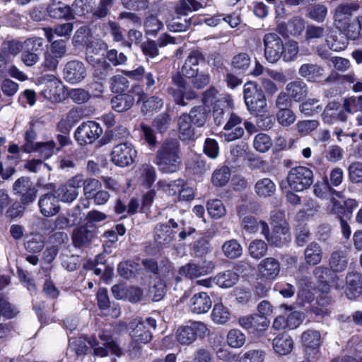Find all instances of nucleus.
<instances>
[{
    "label": "nucleus",
    "instance_id": "f257e3e1",
    "mask_svg": "<svg viewBox=\"0 0 362 362\" xmlns=\"http://www.w3.org/2000/svg\"><path fill=\"white\" fill-rule=\"evenodd\" d=\"M179 142L175 139L165 141L158 152L157 164L160 170L171 173L178 169L180 159L179 156Z\"/></svg>",
    "mask_w": 362,
    "mask_h": 362
},
{
    "label": "nucleus",
    "instance_id": "f03ea898",
    "mask_svg": "<svg viewBox=\"0 0 362 362\" xmlns=\"http://www.w3.org/2000/svg\"><path fill=\"white\" fill-rule=\"evenodd\" d=\"M287 182L290 189L296 192L308 189L313 183V170L305 166L292 168L287 175Z\"/></svg>",
    "mask_w": 362,
    "mask_h": 362
},
{
    "label": "nucleus",
    "instance_id": "7ed1b4c3",
    "mask_svg": "<svg viewBox=\"0 0 362 362\" xmlns=\"http://www.w3.org/2000/svg\"><path fill=\"white\" fill-rule=\"evenodd\" d=\"M156 326V320L152 317H147L145 320L135 318L129 323L128 329L132 341L147 344L152 339V333L149 329H155Z\"/></svg>",
    "mask_w": 362,
    "mask_h": 362
},
{
    "label": "nucleus",
    "instance_id": "20e7f679",
    "mask_svg": "<svg viewBox=\"0 0 362 362\" xmlns=\"http://www.w3.org/2000/svg\"><path fill=\"white\" fill-rule=\"evenodd\" d=\"M359 8L360 4L358 1H347L339 4L333 13L334 27L346 35V32L351 23V17Z\"/></svg>",
    "mask_w": 362,
    "mask_h": 362
},
{
    "label": "nucleus",
    "instance_id": "39448f33",
    "mask_svg": "<svg viewBox=\"0 0 362 362\" xmlns=\"http://www.w3.org/2000/svg\"><path fill=\"white\" fill-rule=\"evenodd\" d=\"M243 94L245 105L250 112H261L267 106L264 93L254 82L245 84Z\"/></svg>",
    "mask_w": 362,
    "mask_h": 362
},
{
    "label": "nucleus",
    "instance_id": "423d86ee",
    "mask_svg": "<svg viewBox=\"0 0 362 362\" xmlns=\"http://www.w3.org/2000/svg\"><path fill=\"white\" fill-rule=\"evenodd\" d=\"M208 332L205 324L194 322L190 325L179 327L175 332L177 341L181 345H189L199 338H204Z\"/></svg>",
    "mask_w": 362,
    "mask_h": 362
},
{
    "label": "nucleus",
    "instance_id": "0eeeda50",
    "mask_svg": "<svg viewBox=\"0 0 362 362\" xmlns=\"http://www.w3.org/2000/svg\"><path fill=\"white\" fill-rule=\"evenodd\" d=\"M263 42L266 59L269 63H276L282 57V39L275 33H267L264 35Z\"/></svg>",
    "mask_w": 362,
    "mask_h": 362
},
{
    "label": "nucleus",
    "instance_id": "6e6552de",
    "mask_svg": "<svg viewBox=\"0 0 362 362\" xmlns=\"http://www.w3.org/2000/svg\"><path fill=\"white\" fill-rule=\"evenodd\" d=\"M136 156L137 152L132 144L121 143L113 147L111 160L117 166L127 167L134 162Z\"/></svg>",
    "mask_w": 362,
    "mask_h": 362
},
{
    "label": "nucleus",
    "instance_id": "1a4fd4ad",
    "mask_svg": "<svg viewBox=\"0 0 362 362\" xmlns=\"http://www.w3.org/2000/svg\"><path fill=\"white\" fill-rule=\"evenodd\" d=\"M103 134L100 125L94 121L81 124L75 131L76 140L81 144H90L97 140Z\"/></svg>",
    "mask_w": 362,
    "mask_h": 362
},
{
    "label": "nucleus",
    "instance_id": "9d476101",
    "mask_svg": "<svg viewBox=\"0 0 362 362\" xmlns=\"http://www.w3.org/2000/svg\"><path fill=\"white\" fill-rule=\"evenodd\" d=\"M279 216L280 222L275 225L273 232L269 235V230L267 235H263L269 244L276 247H282L286 245L291 240V234L289 233L288 225L285 219L284 213H279L276 216Z\"/></svg>",
    "mask_w": 362,
    "mask_h": 362
},
{
    "label": "nucleus",
    "instance_id": "9b49d317",
    "mask_svg": "<svg viewBox=\"0 0 362 362\" xmlns=\"http://www.w3.org/2000/svg\"><path fill=\"white\" fill-rule=\"evenodd\" d=\"M100 339L103 342V346H97L98 342L95 337H90L88 343L90 346L94 347L93 354L100 357H105L107 356L108 350L112 354L117 356H120L122 354V351L119 346L112 340L110 334L106 332H103L100 334Z\"/></svg>",
    "mask_w": 362,
    "mask_h": 362
},
{
    "label": "nucleus",
    "instance_id": "f8f14e48",
    "mask_svg": "<svg viewBox=\"0 0 362 362\" xmlns=\"http://www.w3.org/2000/svg\"><path fill=\"white\" fill-rule=\"evenodd\" d=\"M173 81L176 88H170L168 93L173 97L177 105L185 106L187 103L185 99L190 100L196 98L197 95L194 91L187 90V82L182 76L177 74L173 77Z\"/></svg>",
    "mask_w": 362,
    "mask_h": 362
},
{
    "label": "nucleus",
    "instance_id": "ddd939ff",
    "mask_svg": "<svg viewBox=\"0 0 362 362\" xmlns=\"http://www.w3.org/2000/svg\"><path fill=\"white\" fill-rule=\"evenodd\" d=\"M247 209V205H241L238 208V214L242 219L241 223L244 229L250 233H255L260 230L262 235H267L269 230L268 224L263 221H257L252 216L246 215Z\"/></svg>",
    "mask_w": 362,
    "mask_h": 362
},
{
    "label": "nucleus",
    "instance_id": "4468645a",
    "mask_svg": "<svg viewBox=\"0 0 362 362\" xmlns=\"http://www.w3.org/2000/svg\"><path fill=\"white\" fill-rule=\"evenodd\" d=\"M87 74L84 64L78 60L67 62L64 68V79L72 84H76L83 81Z\"/></svg>",
    "mask_w": 362,
    "mask_h": 362
},
{
    "label": "nucleus",
    "instance_id": "2eb2a0df",
    "mask_svg": "<svg viewBox=\"0 0 362 362\" xmlns=\"http://www.w3.org/2000/svg\"><path fill=\"white\" fill-rule=\"evenodd\" d=\"M38 206L41 214L46 217L56 215L60 210L59 199L56 194L46 193L40 197Z\"/></svg>",
    "mask_w": 362,
    "mask_h": 362
},
{
    "label": "nucleus",
    "instance_id": "dca6fc26",
    "mask_svg": "<svg viewBox=\"0 0 362 362\" xmlns=\"http://www.w3.org/2000/svg\"><path fill=\"white\" fill-rule=\"evenodd\" d=\"M178 136L181 141L189 142L199 136L195 129L192 126L189 117L186 113L182 114L177 119Z\"/></svg>",
    "mask_w": 362,
    "mask_h": 362
},
{
    "label": "nucleus",
    "instance_id": "f3484780",
    "mask_svg": "<svg viewBox=\"0 0 362 362\" xmlns=\"http://www.w3.org/2000/svg\"><path fill=\"white\" fill-rule=\"evenodd\" d=\"M322 120L328 124H333L335 122H345L347 119V115L341 110V104L338 102H330L325 107L322 115Z\"/></svg>",
    "mask_w": 362,
    "mask_h": 362
},
{
    "label": "nucleus",
    "instance_id": "a211bd4d",
    "mask_svg": "<svg viewBox=\"0 0 362 362\" xmlns=\"http://www.w3.org/2000/svg\"><path fill=\"white\" fill-rule=\"evenodd\" d=\"M204 62V57L199 50L192 51L182 66V73L185 77H193L198 73L199 64Z\"/></svg>",
    "mask_w": 362,
    "mask_h": 362
},
{
    "label": "nucleus",
    "instance_id": "6ab92c4d",
    "mask_svg": "<svg viewBox=\"0 0 362 362\" xmlns=\"http://www.w3.org/2000/svg\"><path fill=\"white\" fill-rule=\"evenodd\" d=\"M211 300L205 292L195 293L190 300V310L196 314L207 313L211 307Z\"/></svg>",
    "mask_w": 362,
    "mask_h": 362
},
{
    "label": "nucleus",
    "instance_id": "aec40b11",
    "mask_svg": "<svg viewBox=\"0 0 362 362\" xmlns=\"http://www.w3.org/2000/svg\"><path fill=\"white\" fill-rule=\"evenodd\" d=\"M346 296L354 299L362 294V274L358 272L348 273L346 278Z\"/></svg>",
    "mask_w": 362,
    "mask_h": 362
},
{
    "label": "nucleus",
    "instance_id": "412c9836",
    "mask_svg": "<svg viewBox=\"0 0 362 362\" xmlns=\"http://www.w3.org/2000/svg\"><path fill=\"white\" fill-rule=\"evenodd\" d=\"M259 272L261 275L269 279H275L280 271V264L279 262L272 257H268L263 259L258 266Z\"/></svg>",
    "mask_w": 362,
    "mask_h": 362
},
{
    "label": "nucleus",
    "instance_id": "4be33fe9",
    "mask_svg": "<svg viewBox=\"0 0 362 362\" xmlns=\"http://www.w3.org/2000/svg\"><path fill=\"white\" fill-rule=\"evenodd\" d=\"M211 271V267L205 262L202 264L189 263L180 269V274L189 279L197 278L207 274Z\"/></svg>",
    "mask_w": 362,
    "mask_h": 362
},
{
    "label": "nucleus",
    "instance_id": "5701e85b",
    "mask_svg": "<svg viewBox=\"0 0 362 362\" xmlns=\"http://www.w3.org/2000/svg\"><path fill=\"white\" fill-rule=\"evenodd\" d=\"M302 341L306 348L307 354H316L320 341V334L316 330H307L302 334Z\"/></svg>",
    "mask_w": 362,
    "mask_h": 362
},
{
    "label": "nucleus",
    "instance_id": "b1692460",
    "mask_svg": "<svg viewBox=\"0 0 362 362\" xmlns=\"http://www.w3.org/2000/svg\"><path fill=\"white\" fill-rule=\"evenodd\" d=\"M273 349L279 355L289 354L293 347V341L291 337L287 334H281L273 339Z\"/></svg>",
    "mask_w": 362,
    "mask_h": 362
},
{
    "label": "nucleus",
    "instance_id": "393cba45",
    "mask_svg": "<svg viewBox=\"0 0 362 362\" xmlns=\"http://www.w3.org/2000/svg\"><path fill=\"white\" fill-rule=\"evenodd\" d=\"M324 69L316 64H303L298 70V74L308 81H317L323 75Z\"/></svg>",
    "mask_w": 362,
    "mask_h": 362
},
{
    "label": "nucleus",
    "instance_id": "a878e982",
    "mask_svg": "<svg viewBox=\"0 0 362 362\" xmlns=\"http://www.w3.org/2000/svg\"><path fill=\"white\" fill-rule=\"evenodd\" d=\"M286 90L292 100L298 102L306 97L308 94V86L306 83L302 81H294L286 85Z\"/></svg>",
    "mask_w": 362,
    "mask_h": 362
},
{
    "label": "nucleus",
    "instance_id": "bb28decb",
    "mask_svg": "<svg viewBox=\"0 0 362 362\" xmlns=\"http://www.w3.org/2000/svg\"><path fill=\"white\" fill-rule=\"evenodd\" d=\"M209 110H206L205 106H195L191 109L187 116L189 120L197 127H202L206 124L209 117Z\"/></svg>",
    "mask_w": 362,
    "mask_h": 362
},
{
    "label": "nucleus",
    "instance_id": "cd10ccee",
    "mask_svg": "<svg viewBox=\"0 0 362 362\" xmlns=\"http://www.w3.org/2000/svg\"><path fill=\"white\" fill-rule=\"evenodd\" d=\"M329 267L333 272H341L346 269L348 264L347 254L344 250H337L331 254Z\"/></svg>",
    "mask_w": 362,
    "mask_h": 362
},
{
    "label": "nucleus",
    "instance_id": "c85d7f7f",
    "mask_svg": "<svg viewBox=\"0 0 362 362\" xmlns=\"http://www.w3.org/2000/svg\"><path fill=\"white\" fill-rule=\"evenodd\" d=\"M239 276L233 270H226L220 272L214 277V284L221 288H230L235 285Z\"/></svg>",
    "mask_w": 362,
    "mask_h": 362
},
{
    "label": "nucleus",
    "instance_id": "c756f323",
    "mask_svg": "<svg viewBox=\"0 0 362 362\" xmlns=\"http://www.w3.org/2000/svg\"><path fill=\"white\" fill-rule=\"evenodd\" d=\"M134 103L132 95L122 93L113 97L111 100L112 107L118 112L129 110Z\"/></svg>",
    "mask_w": 362,
    "mask_h": 362
},
{
    "label": "nucleus",
    "instance_id": "7c9ffc66",
    "mask_svg": "<svg viewBox=\"0 0 362 362\" xmlns=\"http://www.w3.org/2000/svg\"><path fill=\"white\" fill-rule=\"evenodd\" d=\"M47 12L50 17L57 19L69 18L73 16L71 8L60 2L50 4L47 8Z\"/></svg>",
    "mask_w": 362,
    "mask_h": 362
},
{
    "label": "nucleus",
    "instance_id": "2f4dec72",
    "mask_svg": "<svg viewBox=\"0 0 362 362\" xmlns=\"http://www.w3.org/2000/svg\"><path fill=\"white\" fill-rule=\"evenodd\" d=\"M255 191L260 197H271L276 191V185L269 178H262L256 182Z\"/></svg>",
    "mask_w": 362,
    "mask_h": 362
},
{
    "label": "nucleus",
    "instance_id": "473e14b6",
    "mask_svg": "<svg viewBox=\"0 0 362 362\" xmlns=\"http://www.w3.org/2000/svg\"><path fill=\"white\" fill-rule=\"evenodd\" d=\"M322 251L321 247L316 243H310L305 250V259L308 264L316 265L321 262Z\"/></svg>",
    "mask_w": 362,
    "mask_h": 362
},
{
    "label": "nucleus",
    "instance_id": "72a5a7b5",
    "mask_svg": "<svg viewBox=\"0 0 362 362\" xmlns=\"http://www.w3.org/2000/svg\"><path fill=\"white\" fill-rule=\"evenodd\" d=\"M74 29L73 24L71 23H66L58 25L54 28H45L44 32L48 41H51L54 37V34L60 36L66 37L70 35Z\"/></svg>",
    "mask_w": 362,
    "mask_h": 362
},
{
    "label": "nucleus",
    "instance_id": "f704fd0d",
    "mask_svg": "<svg viewBox=\"0 0 362 362\" xmlns=\"http://www.w3.org/2000/svg\"><path fill=\"white\" fill-rule=\"evenodd\" d=\"M223 255L229 259H236L241 256L243 248L235 239L226 241L222 245Z\"/></svg>",
    "mask_w": 362,
    "mask_h": 362
},
{
    "label": "nucleus",
    "instance_id": "c9c22d12",
    "mask_svg": "<svg viewBox=\"0 0 362 362\" xmlns=\"http://www.w3.org/2000/svg\"><path fill=\"white\" fill-rule=\"evenodd\" d=\"M94 237V234L85 227H81L74 230L73 234V243L77 247L88 244Z\"/></svg>",
    "mask_w": 362,
    "mask_h": 362
},
{
    "label": "nucleus",
    "instance_id": "e433bc0d",
    "mask_svg": "<svg viewBox=\"0 0 362 362\" xmlns=\"http://www.w3.org/2000/svg\"><path fill=\"white\" fill-rule=\"evenodd\" d=\"M174 233L168 225L158 224L155 228V240L158 244H168L173 239Z\"/></svg>",
    "mask_w": 362,
    "mask_h": 362
},
{
    "label": "nucleus",
    "instance_id": "4c0bfd02",
    "mask_svg": "<svg viewBox=\"0 0 362 362\" xmlns=\"http://www.w3.org/2000/svg\"><path fill=\"white\" fill-rule=\"evenodd\" d=\"M211 317L215 323L223 325L230 320V313L223 303H216L212 310Z\"/></svg>",
    "mask_w": 362,
    "mask_h": 362
},
{
    "label": "nucleus",
    "instance_id": "58836bf2",
    "mask_svg": "<svg viewBox=\"0 0 362 362\" xmlns=\"http://www.w3.org/2000/svg\"><path fill=\"white\" fill-rule=\"evenodd\" d=\"M54 192L59 201L66 203H71L74 201L79 194L75 189L68 187L66 183L60 185Z\"/></svg>",
    "mask_w": 362,
    "mask_h": 362
},
{
    "label": "nucleus",
    "instance_id": "ea45409f",
    "mask_svg": "<svg viewBox=\"0 0 362 362\" xmlns=\"http://www.w3.org/2000/svg\"><path fill=\"white\" fill-rule=\"evenodd\" d=\"M37 124V121L32 120L29 123V127L25 131V143L23 146V149L25 152L27 153H31L33 151V148L35 145V143L34 142L35 140L37 138V133H36V124Z\"/></svg>",
    "mask_w": 362,
    "mask_h": 362
},
{
    "label": "nucleus",
    "instance_id": "a19ab883",
    "mask_svg": "<svg viewBox=\"0 0 362 362\" xmlns=\"http://www.w3.org/2000/svg\"><path fill=\"white\" fill-rule=\"evenodd\" d=\"M57 151V144L54 141L37 142L33 152H37L44 159L49 158Z\"/></svg>",
    "mask_w": 362,
    "mask_h": 362
},
{
    "label": "nucleus",
    "instance_id": "79ce46f5",
    "mask_svg": "<svg viewBox=\"0 0 362 362\" xmlns=\"http://www.w3.org/2000/svg\"><path fill=\"white\" fill-rule=\"evenodd\" d=\"M273 142L271 137L264 133L257 134L253 140L254 148L259 153L267 152L272 146Z\"/></svg>",
    "mask_w": 362,
    "mask_h": 362
},
{
    "label": "nucleus",
    "instance_id": "37998d69",
    "mask_svg": "<svg viewBox=\"0 0 362 362\" xmlns=\"http://www.w3.org/2000/svg\"><path fill=\"white\" fill-rule=\"evenodd\" d=\"M223 101L228 102V99L219 95L214 88H210L203 94L202 102L205 106L214 105L216 107L218 105L217 103H221Z\"/></svg>",
    "mask_w": 362,
    "mask_h": 362
},
{
    "label": "nucleus",
    "instance_id": "c03bdc74",
    "mask_svg": "<svg viewBox=\"0 0 362 362\" xmlns=\"http://www.w3.org/2000/svg\"><path fill=\"white\" fill-rule=\"evenodd\" d=\"M226 340L230 347L238 349L245 344L246 337L240 330L233 329L228 332Z\"/></svg>",
    "mask_w": 362,
    "mask_h": 362
},
{
    "label": "nucleus",
    "instance_id": "a18cd8bd",
    "mask_svg": "<svg viewBox=\"0 0 362 362\" xmlns=\"http://www.w3.org/2000/svg\"><path fill=\"white\" fill-rule=\"evenodd\" d=\"M300 111L307 116H312L322 110V105L317 98H308L300 104Z\"/></svg>",
    "mask_w": 362,
    "mask_h": 362
},
{
    "label": "nucleus",
    "instance_id": "49530a36",
    "mask_svg": "<svg viewBox=\"0 0 362 362\" xmlns=\"http://www.w3.org/2000/svg\"><path fill=\"white\" fill-rule=\"evenodd\" d=\"M346 37L351 40H356L362 37V14L351 21L346 32Z\"/></svg>",
    "mask_w": 362,
    "mask_h": 362
},
{
    "label": "nucleus",
    "instance_id": "de8ad7c7",
    "mask_svg": "<svg viewBox=\"0 0 362 362\" xmlns=\"http://www.w3.org/2000/svg\"><path fill=\"white\" fill-rule=\"evenodd\" d=\"M230 177V170L226 166H222L216 170L211 177L213 185L217 187L224 186L228 183Z\"/></svg>",
    "mask_w": 362,
    "mask_h": 362
},
{
    "label": "nucleus",
    "instance_id": "09e8293b",
    "mask_svg": "<svg viewBox=\"0 0 362 362\" xmlns=\"http://www.w3.org/2000/svg\"><path fill=\"white\" fill-rule=\"evenodd\" d=\"M206 207L209 214L214 219L220 218L226 214V207L219 199L209 201Z\"/></svg>",
    "mask_w": 362,
    "mask_h": 362
},
{
    "label": "nucleus",
    "instance_id": "8fccbe9b",
    "mask_svg": "<svg viewBox=\"0 0 362 362\" xmlns=\"http://www.w3.org/2000/svg\"><path fill=\"white\" fill-rule=\"evenodd\" d=\"M146 35H155L162 28L163 23L153 14L146 16L144 23Z\"/></svg>",
    "mask_w": 362,
    "mask_h": 362
},
{
    "label": "nucleus",
    "instance_id": "3c124183",
    "mask_svg": "<svg viewBox=\"0 0 362 362\" xmlns=\"http://www.w3.org/2000/svg\"><path fill=\"white\" fill-rule=\"evenodd\" d=\"M298 51V45L296 41H288L284 44L281 58L286 62H293L297 58Z\"/></svg>",
    "mask_w": 362,
    "mask_h": 362
},
{
    "label": "nucleus",
    "instance_id": "603ef678",
    "mask_svg": "<svg viewBox=\"0 0 362 362\" xmlns=\"http://www.w3.org/2000/svg\"><path fill=\"white\" fill-rule=\"evenodd\" d=\"M139 172L142 184L151 187L156 180L154 168L149 164H143L139 169Z\"/></svg>",
    "mask_w": 362,
    "mask_h": 362
},
{
    "label": "nucleus",
    "instance_id": "864d4df0",
    "mask_svg": "<svg viewBox=\"0 0 362 362\" xmlns=\"http://www.w3.org/2000/svg\"><path fill=\"white\" fill-rule=\"evenodd\" d=\"M110 88L114 93H122L129 88V81L123 75H115L110 80Z\"/></svg>",
    "mask_w": 362,
    "mask_h": 362
},
{
    "label": "nucleus",
    "instance_id": "5fc2aeb1",
    "mask_svg": "<svg viewBox=\"0 0 362 362\" xmlns=\"http://www.w3.org/2000/svg\"><path fill=\"white\" fill-rule=\"evenodd\" d=\"M266 353L261 349H250L240 356L238 362H264Z\"/></svg>",
    "mask_w": 362,
    "mask_h": 362
},
{
    "label": "nucleus",
    "instance_id": "6e6d98bb",
    "mask_svg": "<svg viewBox=\"0 0 362 362\" xmlns=\"http://www.w3.org/2000/svg\"><path fill=\"white\" fill-rule=\"evenodd\" d=\"M248 250L251 257L255 259H260L266 255L267 245L262 240H255L250 243Z\"/></svg>",
    "mask_w": 362,
    "mask_h": 362
},
{
    "label": "nucleus",
    "instance_id": "4d7b16f0",
    "mask_svg": "<svg viewBox=\"0 0 362 362\" xmlns=\"http://www.w3.org/2000/svg\"><path fill=\"white\" fill-rule=\"evenodd\" d=\"M276 119L281 126L288 127L295 122L296 116L293 110L288 108L279 110L276 113Z\"/></svg>",
    "mask_w": 362,
    "mask_h": 362
},
{
    "label": "nucleus",
    "instance_id": "13d9d810",
    "mask_svg": "<svg viewBox=\"0 0 362 362\" xmlns=\"http://www.w3.org/2000/svg\"><path fill=\"white\" fill-rule=\"evenodd\" d=\"M159 187L167 194L173 196L180 191V187L183 186L182 180H177L171 182L161 180L158 182Z\"/></svg>",
    "mask_w": 362,
    "mask_h": 362
},
{
    "label": "nucleus",
    "instance_id": "bf43d9fd",
    "mask_svg": "<svg viewBox=\"0 0 362 362\" xmlns=\"http://www.w3.org/2000/svg\"><path fill=\"white\" fill-rule=\"evenodd\" d=\"M327 14V8L322 4H315L308 9V17L312 20L322 23Z\"/></svg>",
    "mask_w": 362,
    "mask_h": 362
},
{
    "label": "nucleus",
    "instance_id": "052dcab7",
    "mask_svg": "<svg viewBox=\"0 0 362 362\" xmlns=\"http://www.w3.org/2000/svg\"><path fill=\"white\" fill-rule=\"evenodd\" d=\"M163 102L161 98L156 96H152L144 102L141 111L147 114H151L154 111H158L163 107Z\"/></svg>",
    "mask_w": 362,
    "mask_h": 362
},
{
    "label": "nucleus",
    "instance_id": "680f3d73",
    "mask_svg": "<svg viewBox=\"0 0 362 362\" xmlns=\"http://www.w3.org/2000/svg\"><path fill=\"white\" fill-rule=\"evenodd\" d=\"M250 64V57L245 52H241L235 55L231 61V65L235 69L245 71Z\"/></svg>",
    "mask_w": 362,
    "mask_h": 362
},
{
    "label": "nucleus",
    "instance_id": "e2e57ef3",
    "mask_svg": "<svg viewBox=\"0 0 362 362\" xmlns=\"http://www.w3.org/2000/svg\"><path fill=\"white\" fill-rule=\"evenodd\" d=\"M45 246V239L42 236L35 235L25 243V247L29 252H40Z\"/></svg>",
    "mask_w": 362,
    "mask_h": 362
},
{
    "label": "nucleus",
    "instance_id": "0e129e2a",
    "mask_svg": "<svg viewBox=\"0 0 362 362\" xmlns=\"http://www.w3.org/2000/svg\"><path fill=\"white\" fill-rule=\"evenodd\" d=\"M68 97L76 104H83L89 100L90 95L83 88H72L69 90Z\"/></svg>",
    "mask_w": 362,
    "mask_h": 362
},
{
    "label": "nucleus",
    "instance_id": "69168bd1",
    "mask_svg": "<svg viewBox=\"0 0 362 362\" xmlns=\"http://www.w3.org/2000/svg\"><path fill=\"white\" fill-rule=\"evenodd\" d=\"M23 49V45H22L20 42L17 40H10L4 42L2 44L1 50H0L4 54L8 56L10 60V56L17 55L21 49Z\"/></svg>",
    "mask_w": 362,
    "mask_h": 362
},
{
    "label": "nucleus",
    "instance_id": "338daca9",
    "mask_svg": "<svg viewBox=\"0 0 362 362\" xmlns=\"http://www.w3.org/2000/svg\"><path fill=\"white\" fill-rule=\"evenodd\" d=\"M203 6L195 0H180L177 6V12L180 14L187 15L188 12L197 11Z\"/></svg>",
    "mask_w": 362,
    "mask_h": 362
},
{
    "label": "nucleus",
    "instance_id": "774afa93",
    "mask_svg": "<svg viewBox=\"0 0 362 362\" xmlns=\"http://www.w3.org/2000/svg\"><path fill=\"white\" fill-rule=\"evenodd\" d=\"M362 100V97H350L344 98L343 105H341V110H344V112L353 114L359 110V103Z\"/></svg>",
    "mask_w": 362,
    "mask_h": 362
}]
</instances>
